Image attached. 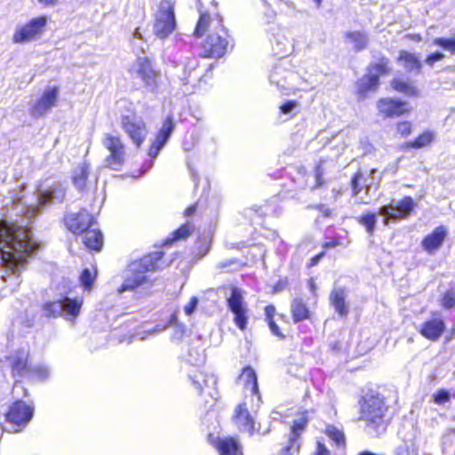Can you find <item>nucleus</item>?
<instances>
[{
	"mask_svg": "<svg viewBox=\"0 0 455 455\" xmlns=\"http://www.w3.org/2000/svg\"><path fill=\"white\" fill-rule=\"evenodd\" d=\"M163 255L162 251H155L138 260L132 261L125 271L124 280L118 288V292L122 293L126 291H133L135 288L146 283L147 272L168 266V264L161 261Z\"/></svg>",
	"mask_w": 455,
	"mask_h": 455,
	"instance_id": "nucleus-2",
	"label": "nucleus"
},
{
	"mask_svg": "<svg viewBox=\"0 0 455 455\" xmlns=\"http://www.w3.org/2000/svg\"><path fill=\"white\" fill-rule=\"evenodd\" d=\"M205 361V356L200 349H191L188 352L187 362L192 365L200 366Z\"/></svg>",
	"mask_w": 455,
	"mask_h": 455,
	"instance_id": "nucleus-42",
	"label": "nucleus"
},
{
	"mask_svg": "<svg viewBox=\"0 0 455 455\" xmlns=\"http://www.w3.org/2000/svg\"><path fill=\"white\" fill-rule=\"evenodd\" d=\"M291 76L292 74L285 68L283 62H280L272 69L269 75V81L272 84H275L282 92H284L288 89L286 81Z\"/></svg>",
	"mask_w": 455,
	"mask_h": 455,
	"instance_id": "nucleus-27",
	"label": "nucleus"
},
{
	"mask_svg": "<svg viewBox=\"0 0 455 455\" xmlns=\"http://www.w3.org/2000/svg\"><path fill=\"white\" fill-rule=\"evenodd\" d=\"M307 419L305 418H301L298 420L294 421V424L291 427V435L290 437L289 444L283 447L280 455H298L299 451V445L298 443V437L302 433L303 429L307 425Z\"/></svg>",
	"mask_w": 455,
	"mask_h": 455,
	"instance_id": "nucleus-22",
	"label": "nucleus"
},
{
	"mask_svg": "<svg viewBox=\"0 0 455 455\" xmlns=\"http://www.w3.org/2000/svg\"><path fill=\"white\" fill-rule=\"evenodd\" d=\"M190 233H191L190 226L188 224L183 225L173 233L172 238L166 239L165 244L168 245V244L172 243V242H174V241L186 238L190 235Z\"/></svg>",
	"mask_w": 455,
	"mask_h": 455,
	"instance_id": "nucleus-44",
	"label": "nucleus"
},
{
	"mask_svg": "<svg viewBox=\"0 0 455 455\" xmlns=\"http://www.w3.org/2000/svg\"><path fill=\"white\" fill-rule=\"evenodd\" d=\"M392 86L395 91L404 93L406 95H417V89L410 83H406L399 79H394L392 82Z\"/></svg>",
	"mask_w": 455,
	"mask_h": 455,
	"instance_id": "nucleus-39",
	"label": "nucleus"
},
{
	"mask_svg": "<svg viewBox=\"0 0 455 455\" xmlns=\"http://www.w3.org/2000/svg\"><path fill=\"white\" fill-rule=\"evenodd\" d=\"M174 130V123L173 118L172 116H167L163 123V125L153 141L149 150L148 155L151 159L144 164L141 168L140 174L146 173L149 169L152 168L154 164V159L158 156L161 149L164 147L166 142L168 141L171 134Z\"/></svg>",
	"mask_w": 455,
	"mask_h": 455,
	"instance_id": "nucleus-12",
	"label": "nucleus"
},
{
	"mask_svg": "<svg viewBox=\"0 0 455 455\" xmlns=\"http://www.w3.org/2000/svg\"><path fill=\"white\" fill-rule=\"evenodd\" d=\"M38 2L44 6H53L59 2V0H38Z\"/></svg>",
	"mask_w": 455,
	"mask_h": 455,
	"instance_id": "nucleus-62",
	"label": "nucleus"
},
{
	"mask_svg": "<svg viewBox=\"0 0 455 455\" xmlns=\"http://www.w3.org/2000/svg\"><path fill=\"white\" fill-rule=\"evenodd\" d=\"M442 305L445 308L454 307H455V291H447L443 298Z\"/></svg>",
	"mask_w": 455,
	"mask_h": 455,
	"instance_id": "nucleus-49",
	"label": "nucleus"
},
{
	"mask_svg": "<svg viewBox=\"0 0 455 455\" xmlns=\"http://www.w3.org/2000/svg\"><path fill=\"white\" fill-rule=\"evenodd\" d=\"M415 451V445L411 441L409 443L405 442L396 449L397 455H411Z\"/></svg>",
	"mask_w": 455,
	"mask_h": 455,
	"instance_id": "nucleus-48",
	"label": "nucleus"
},
{
	"mask_svg": "<svg viewBox=\"0 0 455 455\" xmlns=\"http://www.w3.org/2000/svg\"><path fill=\"white\" fill-rule=\"evenodd\" d=\"M211 24V17L207 13L201 14L199 20L197 22L195 34L196 36H202L205 32L206 28Z\"/></svg>",
	"mask_w": 455,
	"mask_h": 455,
	"instance_id": "nucleus-46",
	"label": "nucleus"
},
{
	"mask_svg": "<svg viewBox=\"0 0 455 455\" xmlns=\"http://www.w3.org/2000/svg\"><path fill=\"white\" fill-rule=\"evenodd\" d=\"M220 455H239L241 447L234 438L219 439L216 444Z\"/></svg>",
	"mask_w": 455,
	"mask_h": 455,
	"instance_id": "nucleus-30",
	"label": "nucleus"
},
{
	"mask_svg": "<svg viewBox=\"0 0 455 455\" xmlns=\"http://www.w3.org/2000/svg\"><path fill=\"white\" fill-rule=\"evenodd\" d=\"M13 210L16 212L17 215L22 214L25 219L30 220L39 211V206H23L19 201L14 203Z\"/></svg>",
	"mask_w": 455,
	"mask_h": 455,
	"instance_id": "nucleus-38",
	"label": "nucleus"
},
{
	"mask_svg": "<svg viewBox=\"0 0 455 455\" xmlns=\"http://www.w3.org/2000/svg\"><path fill=\"white\" fill-rule=\"evenodd\" d=\"M275 313V308L274 306L268 305L265 307V315H266V319L267 322H269L270 319H273Z\"/></svg>",
	"mask_w": 455,
	"mask_h": 455,
	"instance_id": "nucleus-59",
	"label": "nucleus"
},
{
	"mask_svg": "<svg viewBox=\"0 0 455 455\" xmlns=\"http://www.w3.org/2000/svg\"><path fill=\"white\" fill-rule=\"evenodd\" d=\"M196 211V205H192L188 208L186 209L185 211V215L186 216H191L193 215Z\"/></svg>",
	"mask_w": 455,
	"mask_h": 455,
	"instance_id": "nucleus-64",
	"label": "nucleus"
},
{
	"mask_svg": "<svg viewBox=\"0 0 455 455\" xmlns=\"http://www.w3.org/2000/svg\"><path fill=\"white\" fill-rule=\"evenodd\" d=\"M347 41L353 44L355 52H361L367 48L369 44V36L363 31H348L345 34Z\"/></svg>",
	"mask_w": 455,
	"mask_h": 455,
	"instance_id": "nucleus-29",
	"label": "nucleus"
},
{
	"mask_svg": "<svg viewBox=\"0 0 455 455\" xmlns=\"http://www.w3.org/2000/svg\"><path fill=\"white\" fill-rule=\"evenodd\" d=\"M176 28L174 7L171 1L162 0L156 13L154 33L160 38L168 37Z\"/></svg>",
	"mask_w": 455,
	"mask_h": 455,
	"instance_id": "nucleus-5",
	"label": "nucleus"
},
{
	"mask_svg": "<svg viewBox=\"0 0 455 455\" xmlns=\"http://www.w3.org/2000/svg\"><path fill=\"white\" fill-rule=\"evenodd\" d=\"M60 91L59 88L49 87L43 92L42 96L31 102L29 113L33 117L39 118L45 116L56 106Z\"/></svg>",
	"mask_w": 455,
	"mask_h": 455,
	"instance_id": "nucleus-14",
	"label": "nucleus"
},
{
	"mask_svg": "<svg viewBox=\"0 0 455 455\" xmlns=\"http://www.w3.org/2000/svg\"><path fill=\"white\" fill-rule=\"evenodd\" d=\"M338 245H339V242L337 240H331V241L326 242L323 244V248L330 249V248H334Z\"/></svg>",
	"mask_w": 455,
	"mask_h": 455,
	"instance_id": "nucleus-63",
	"label": "nucleus"
},
{
	"mask_svg": "<svg viewBox=\"0 0 455 455\" xmlns=\"http://www.w3.org/2000/svg\"><path fill=\"white\" fill-rule=\"evenodd\" d=\"M120 122L123 130L129 136L132 143L140 148L148 133L144 120L135 114H129L122 116Z\"/></svg>",
	"mask_w": 455,
	"mask_h": 455,
	"instance_id": "nucleus-11",
	"label": "nucleus"
},
{
	"mask_svg": "<svg viewBox=\"0 0 455 455\" xmlns=\"http://www.w3.org/2000/svg\"><path fill=\"white\" fill-rule=\"evenodd\" d=\"M172 339L173 340H180L181 339V338L183 337L184 333H185V328L181 325H174L173 326V331H172Z\"/></svg>",
	"mask_w": 455,
	"mask_h": 455,
	"instance_id": "nucleus-54",
	"label": "nucleus"
},
{
	"mask_svg": "<svg viewBox=\"0 0 455 455\" xmlns=\"http://www.w3.org/2000/svg\"><path fill=\"white\" fill-rule=\"evenodd\" d=\"M358 222L366 228L368 234L372 235L375 231L377 214L366 212L358 218Z\"/></svg>",
	"mask_w": 455,
	"mask_h": 455,
	"instance_id": "nucleus-36",
	"label": "nucleus"
},
{
	"mask_svg": "<svg viewBox=\"0 0 455 455\" xmlns=\"http://www.w3.org/2000/svg\"><path fill=\"white\" fill-rule=\"evenodd\" d=\"M378 109L385 117L400 116L409 111L406 102L392 99H382L379 100Z\"/></svg>",
	"mask_w": 455,
	"mask_h": 455,
	"instance_id": "nucleus-21",
	"label": "nucleus"
},
{
	"mask_svg": "<svg viewBox=\"0 0 455 455\" xmlns=\"http://www.w3.org/2000/svg\"><path fill=\"white\" fill-rule=\"evenodd\" d=\"M387 410L383 396L378 394H366L360 402V419L368 427H377L383 423Z\"/></svg>",
	"mask_w": 455,
	"mask_h": 455,
	"instance_id": "nucleus-3",
	"label": "nucleus"
},
{
	"mask_svg": "<svg viewBox=\"0 0 455 455\" xmlns=\"http://www.w3.org/2000/svg\"><path fill=\"white\" fill-rule=\"evenodd\" d=\"M190 378L192 379L193 385L195 386L198 393H201L204 389L201 380L204 381V384L206 387H208L210 384L212 386L216 384V379L213 375L209 376L207 379H205V376L201 372L198 375Z\"/></svg>",
	"mask_w": 455,
	"mask_h": 455,
	"instance_id": "nucleus-41",
	"label": "nucleus"
},
{
	"mask_svg": "<svg viewBox=\"0 0 455 455\" xmlns=\"http://www.w3.org/2000/svg\"><path fill=\"white\" fill-rule=\"evenodd\" d=\"M28 368L27 358L24 356H18L12 361V371L15 375L26 377Z\"/></svg>",
	"mask_w": 455,
	"mask_h": 455,
	"instance_id": "nucleus-40",
	"label": "nucleus"
},
{
	"mask_svg": "<svg viewBox=\"0 0 455 455\" xmlns=\"http://www.w3.org/2000/svg\"><path fill=\"white\" fill-rule=\"evenodd\" d=\"M389 71L388 60L382 58L378 63L372 64L368 68V73L357 82V88L360 93H365L370 91H375L379 85L380 76Z\"/></svg>",
	"mask_w": 455,
	"mask_h": 455,
	"instance_id": "nucleus-13",
	"label": "nucleus"
},
{
	"mask_svg": "<svg viewBox=\"0 0 455 455\" xmlns=\"http://www.w3.org/2000/svg\"><path fill=\"white\" fill-rule=\"evenodd\" d=\"M34 409L22 401L15 402L6 413L7 426L2 430L6 432L20 431L32 419Z\"/></svg>",
	"mask_w": 455,
	"mask_h": 455,
	"instance_id": "nucleus-6",
	"label": "nucleus"
},
{
	"mask_svg": "<svg viewBox=\"0 0 455 455\" xmlns=\"http://www.w3.org/2000/svg\"><path fill=\"white\" fill-rule=\"evenodd\" d=\"M102 145L108 150L109 155L105 159V165L113 170H118L125 162V148L118 136L105 133L101 140Z\"/></svg>",
	"mask_w": 455,
	"mask_h": 455,
	"instance_id": "nucleus-9",
	"label": "nucleus"
},
{
	"mask_svg": "<svg viewBox=\"0 0 455 455\" xmlns=\"http://www.w3.org/2000/svg\"><path fill=\"white\" fill-rule=\"evenodd\" d=\"M134 71L145 84L147 89L154 92L156 88V73L153 70L150 60L148 58H138L134 64Z\"/></svg>",
	"mask_w": 455,
	"mask_h": 455,
	"instance_id": "nucleus-19",
	"label": "nucleus"
},
{
	"mask_svg": "<svg viewBox=\"0 0 455 455\" xmlns=\"http://www.w3.org/2000/svg\"><path fill=\"white\" fill-rule=\"evenodd\" d=\"M93 280L94 276L89 269L86 268L82 272L80 281L86 290H89L92 287Z\"/></svg>",
	"mask_w": 455,
	"mask_h": 455,
	"instance_id": "nucleus-47",
	"label": "nucleus"
},
{
	"mask_svg": "<svg viewBox=\"0 0 455 455\" xmlns=\"http://www.w3.org/2000/svg\"><path fill=\"white\" fill-rule=\"evenodd\" d=\"M435 139V133L427 131L420 134L416 140L408 143V147L421 148L429 145Z\"/></svg>",
	"mask_w": 455,
	"mask_h": 455,
	"instance_id": "nucleus-37",
	"label": "nucleus"
},
{
	"mask_svg": "<svg viewBox=\"0 0 455 455\" xmlns=\"http://www.w3.org/2000/svg\"><path fill=\"white\" fill-rule=\"evenodd\" d=\"M397 132L402 136H407L411 132V124L409 122H401L397 124Z\"/></svg>",
	"mask_w": 455,
	"mask_h": 455,
	"instance_id": "nucleus-53",
	"label": "nucleus"
},
{
	"mask_svg": "<svg viewBox=\"0 0 455 455\" xmlns=\"http://www.w3.org/2000/svg\"><path fill=\"white\" fill-rule=\"evenodd\" d=\"M27 378L31 380H44L50 375L49 369L42 364L29 366Z\"/></svg>",
	"mask_w": 455,
	"mask_h": 455,
	"instance_id": "nucleus-34",
	"label": "nucleus"
},
{
	"mask_svg": "<svg viewBox=\"0 0 455 455\" xmlns=\"http://www.w3.org/2000/svg\"><path fill=\"white\" fill-rule=\"evenodd\" d=\"M215 23L216 30L207 36L203 49L206 56L220 58L225 55L229 46L233 47V44L228 30L222 25V20H216Z\"/></svg>",
	"mask_w": 455,
	"mask_h": 455,
	"instance_id": "nucleus-4",
	"label": "nucleus"
},
{
	"mask_svg": "<svg viewBox=\"0 0 455 455\" xmlns=\"http://www.w3.org/2000/svg\"><path fill=\"white\" fill-rule=\"evenodd\" d=\"M234 422L238 429L242 432L249 433L252 435L255 433L260 435H266L269 432V429L261 430L260 425L256 427L254 418L251 415L245 403L239 404L234 415Z\"/></svg>",
	"mask_w": 455,
	"mask_h": 455,
	"instance_id": "nucleus-17",
	"label": "nucleus"
},
{
	"mask_svg": "<svg viewBox=\"0 0 455 455\" xmlns=\"http://www.w3.org/2000/svg\"><path fill=\"white\" fill-rule=\"evenodd\" d=\"M230 295L227 298L228 307L234 315V323L241 330L248 324L249 309L244 302L243 291L235 286H230Z\"/></svg>",
	"mask_w": 455,
	"mask_h": 455,
	"instance_id": "nucleus-8",
	"label": "nucleus"
},
{
	"mask_svg": "<svg viewBox=\"0 0 455 455\" xmlns=\"http://www.w3.org/2000/svg\"><path fill=\"white\" fill-rule=\"evenodd\" d=\"M398 60L400 61H403L405 69L410 72L414 70L419 72L422 67V64L418 57L415 54L406 51H402L400 52Z\"/></svg>",
	"mask_w": 455,
	"mask_h": 455,
	"instance_id": "nucleus-32",
	"label": "nucleus"
},
{
	"mask_svg": "<svg viewBox=\"0 0 455 455\" xmlns=\"http://www.w3.org/2000/svg\"><path fill=\"white\" fill-rule=\"evenodd\" d=\"M362 180L363 173L361 172H358L352 179L351 185L354 195H358L361 192L362 187L360 186V181Z\"/></svg>",
	"mask_w": 455,
	"mask_h": 455,
	"instance_id": "nucleus-51",
	"label": "nucleus"
},
{
	"mask_svg": "<svg viewBox=\"0 0 455 455\" xmlns=\"http://www.w3.org/2000/svg\"><path fill=\"white\" fill-rule=\"evenodd\" d=\"M237 382L243 385V388L250 391L251 395H257L259 399V392L255 371L250 367H244L237 378Z\"/></svg>",
	"mask_w": 455,
	"mask_h": 455,
	"instance_id": "nucleus-25",
	"label": "nucleus"
},
{
	"mask_svg": "<svg viewBox=\"0 0 455 455\" xmlns=\"http://www.w3.org/2000/svg\"><path fill=\"white\" fill-rule=\"evenodd\" d=\"M448 399H449V395L445 391L438 392V394L435 396V401L438 403H443L448 401Z\"/></svg>",
	"mask_w": 455,
	"mask_h": 455,
	"instance_id": "nucleus-60",
	"label": "nucleus"
},
{
	"mask_svg": "<svg viewBox=\"0 0 455 455\" xmlns=\"http://www.w3.org/2000/svg\"><path fill=\"white\" fill-rule=\"evenodd\" d=\"M291 312L295 323L306 320L309 317V310L300 299H294L291 305Z\"/></svg>",
	"mask_w": 455,
	"mask_h": 455,
	"instance_id": "nucleus-31",
	"label": "nucleus"
},
{
	"mask_svg": "<svg viewBox=\"0 0 455 455\" xmlns=\"http://www.w3.org/2000/svg\"><path fill=\"white\" fill-rule=\"evenodd\" d=\"M316 209H318L324 217H331L332 214V211L326 205L319 204L316 206Z\"/></svg>",
	"mask_w": 455,
	"mask_h": 455,
	"instance_id": "nucleus-61",
	"label": "nucleus"
},
{
	"mask_svg": "<svg viewBox=\"0 0 455 455\" xmlns=\"http://www.w3.org/2000/svg\"><path fill=\"white\" fill-rule=\"evenodd\" d=\"M88 170L89 167L85 163L77 166L75 170V173L73 176V183L74 186L79 190L84 189L86 186Z\"/></svg>",
	"mask_w": 455,
	"mask_h": 455,
	"instance_id": "nucleus-33",
	"label": "nucleus"
},
{
	"mask_svg": "<svg viewBox=\"0 0 455 455\" xmlns=\"http://www.w3.org/2000/svg\"><path fill=\"white\" fill-rule=\"evenodd\" d=\"M267 323L269 329L274 335L281 339L284 338V335L280 331L278 325L275 323L273 319H270V321Z\"/></svg>",
	"mask_w": 455,
	"mask_h": 455,
	"instance_id": "nucleus-57",
	"label": "nucleus"
},
{
	"mask_svg": "<svg viewBox=\"0 0 455 455\" xmlns=\"http://www.w3.org/2000/svg\"><path fill=\"white\" fill-rule=\"evenodd\" d=\"M314 455H331V454H330V451L327 449V447L323 443L318 441L316 450H315V452L314 453Z\"/></svg>",
	"mask_w": 455,
	"mask_h": 455,
	"instance_id": "nucleus-58",
	"label": "nucleus"
},
{
	"mask_svg": "<svg viewBox=\"0 0 455 455\" xmlns=\"http://www.w3.org/2000/svg\"><path fill=\"white\" fill-rule=\"evenodd\" d=\"M448 231L444 226H439L434 231L427 235L421 244L425 251L432 254L436 251L443 244Z\"/></svg>",
	"mask_w": 455,
	"mask_h": 455,
	"instance_id": "nucleus-23",
	"label": "nucleus"
},
{
	"mask_svg": "<svg viewBox=\"0 0 455 455\" xmlns=\"http://www.w3.org/2000/svg\"><path fill=\"white\" fill-rule=\"evenodd\" d=\"M434 44L451 54H455V38L437 37L434 40Z\"/></svg>",
	"mask_w": 455,
	"mask_h": 455,
	"instance_id": "nucleus-45",
	"label": "nucleus"
},
{
	"mask_svg": "<svg viewBox=\"0 0 455 455\" xmlns=\"http://www.w3.org/2000/svg\"><path fill=\"white\" fill-rule=\"evenodd\" d=\"M239 266L240 263L236 259H228L218 262L216 268L220 272H229L235 270Z\"/></svg>",
	"mask_w": 455,
	"mask_h": 455,
	"instance_id": "nucleus-43",
	"label": "nucleus"
},
{
	"mask_svg": "<svg viewBox=\"0 0 455 455\" xmlns=\"http://www.w3.org/2000/svg\"><path fill=\"white\" fill-rule=\"evenodd\" d=\"M198 305V299L196 297H192L190 299V301L184 307V311L186 315H192Z\"/></svg>",
	"mask_w": 455,
	"mask_h": 455,
	"instance_id": "nucleus-52",
	"label": "nucleus"
},
{
	"mask_svg": "<svg viewBox=\"0 0 455 455\" xmlns=\"http://www.w3.org/2000/svg\"><path fill=\"white\" fill-rule=\"evenodd\" d=\"M84 245L94 251H100L103 244V235L100 229L89 228L84 233Z\"/></svg>",
	"mask_w": 455,
	"mask_h": 455,
	"instance_id": "nucleus-28",
	"label": "nucleus"
},
{
	"mask_svg": "<svg viewBox=\"0 0 455 455\" xmlns=\"http://www.w3.org/2000/svg\"><path fill=\"white\" fill-rule=\"evenodd\" d=\"M270 42L274 53L278 56L288 54L292 48L289 38L285 35L284 29L280 28H277L276 33L272 35Z\"/></svg>",
	"mask_w": 455,
	"mask_h": 455,
	"instance_id": "nucleus-24",
	"label": "nucleus"
},
{
	"mask_svg": "<svg viewBox=\"0 0 455 455\" xmlns=\"http://www.w3.org/2000/svg\"><path fill=\"white\" fill-rule=\"evenodd\" d=\"M415 207L413 199L405 196L395 205H384L379 208V214L385 217L384 223L387 225L389 220H397L399 218H407Z\"/></svg>",
	"mask_w": 455,
	"mask_h": 455,
	"instance_id": "nucleus-15",
	"label": "nucleus"
},
{
	"mask_svg": "<svg viewBox=\"0 0 455 455\" xmlns=\"http://www.w3.org/2000/svg\"><path fill=\"white\" fill-rule=\"evenodd\" d=\"M46 25V16L33 18L26 24L16 27L12 41L13 44H18L32 42L44 34Z\"/></svg>",
	"mask_w": 455,
	"mask_h": 455,
	"instance_id": "nucleus-7",
	"label": "nucleus"
},
{
	"mask_svg": "<svg viewBox=\"0 0 455 455\" xmlns=\"http://www.w3.org/2000/svg\"><path fill=\"white\" fill-rule=\"evenodd\" d=\"M67 228L74 234H84L94 225V218L86 210L77 213H69L65 217Z\"/></svg>",
	"mask_w": 455,
	"mask_h": 455,
	"instance_id": "nucleus-18",
	"label": "nucleus"
},
{
	"mask_svg": "<svg viewBox=\"0 0 455 455\" xmlns=\"http://www.w3.org/2000/svg\"><path fill=\"white\" fill-rule=\"evenodd\" d=\"M326 435L338 446L345 445V435L343 431L332 425H327L325 427Z\"/></svg>",
	"mask_w": 455,
	"mask_h": 455,
	"instance_id": "nucleus-35",
	"label": "nucleus"
},
{
	"mask_svg": "<svg viewBox=\"0 0 455 455\" xmlns=\"http://www.w3.org/2000/svg\"><path fill=\"white\" fill-rule=\"evenodd\" d=\"M299 104L295 100H289L280 107V111L284 115H291L298 108Z\"/></svg>",
	"mask_w": 455,
	"mask_h": 455,
	"instance_id": "nucleus-50",
	"label": "nucleus"
},
{
	"mask_svg": "<svg viewBox=\"0 0 455 455\" xmlns=\"http://www.w3.org/2000/svg\"><path fill=\"white\" fill-rule=\"evenodd\" d=\"M444 55L441 52H435L430 55H428L426 59V63L429 66L434 65L435 62L443 60Z\"/></svg>",
	"mask_w": 455,
	"mask_h": 455,
	"instance_id": "nucleus-55",
	"label": "nucleus"
},
{
	"mask_svg": "<svg viewBox=\"0 0 455 455\" xmlns=\"http://www.w3.org/2000/svg\"><path fill=\"white\" fill-rule=\"evenodd\" d=\"M67 186L65 183L52 180L37 189L41 205L59 204L66 196Z\"/></svg>",
	"mask_w": 455,
	"mask_h": 455,
	"instance_id": "nucleus-16",
	"label": "nucleus"
},
{
	"mask_svg": "<svg viewBox=\"0 0 455 455\" xmlns=\"http://www.w3.org/2000/svg\"><path fill=\"white\" fill-rule=\"evenodd\" d=\"M417 331L425 339L436 341L445 330V323L440 316H434L417 326Z\"/></svg>",
	"mask_w": 455,
	"mask_h": 455,
	"instance_id": "nucleus-20",
	"label": "nucleus"
},
{
	"mask_svg": "<svg viewBox=\"0 0 455 455\" xmlns=\"http://www.w3.org/2000/svg\"><path fill=\"white\" fill-rule=\"evenodd\" d=\"M198 66V60L196 59L190 60L185 66L184 71L188 74V76H191L193 71H196Z\"/></svg>",
	"mask_w": 455,
	"mask_h": 455,
	"instance_id": "nucleus-56",
	"label": "nucleus"
},
{
	"mask_svg": "<svg viewBox=\"0 0 455 455\" xmlns=\"http://www.w3.org/2000/svg\"><path fill=\"white\" fill-rule=\"evenodd\" d=\"M83 299L79 298H64L55 301H48L43 306V314L47 317H57L65 313L67 315L76 317L79 315Z\"/></svg>",
	"mask_w": 455,
	"mask_h": 455,
	"instance_id": "nucleus-10",
	"label": "nucleus"
},
{
	"mask_svg": "<svg viewBox=\"0 0 455 455\" xmlns=\"http://www.w3.org/2000/svg\"><path fill=\"white\" fill-rule=\"evenodd\" d=\"M331 304L339 316L348 314V304L346 301V291L341 287H334L330 295Z\"/></svg>",
	"mask_w": 455,
	"mask_h": 455,
	"instance_id": "nucleus-26",
	"label": "nucleus"
},
{
	"mask_svg": "<svg viewBox=\"0 0 455 455\" xmlns=\"http://www.w3.org/2000/svg\"><path fill=\"white\" fill-rule=\"evenodd\" d=\"M38 249L28 227L0 220V255L6 271L19 275Z\"/></svg>",
	"mask_w": 455,
	"mask_h": 455,
	"instance_id": "nucleus-1",
	"label": "nucleus"
}]
</instances>
